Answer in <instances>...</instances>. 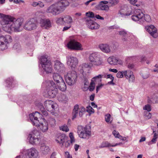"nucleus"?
I'll list each match as a JSON object with an SVG mask.
<instances>
[{
  "label": "nucleus",
  "instance_id": "49530a36",
  "mask_svg": "<svg viewBox=\"0 0 158 158\" xmlns=\"http://www.w3.org/2000/svg\"><path fill=\"white\" fill-rule=\"evenodd\" d=\"M69 136L71 139V142L72 143L74 142L75 139L72 133H70L69 134Z\"/></svg>",
  "mask_w": 158,
  "mask_h": 158
},
{
  "label": "nucleus",
  "instance_id": "2f4dec72",
  "mask_svg": "<svg viewBox=\"0 0 158 158\" xmlns=\"http://www.w3.org/2000/svg\"><path fill=\"white\" fill-rule=\"evenodd\" d=\"M64 25L66 24L71 25L73 22V19L71 17L67 15L64 17Z\"/></svg>",
  "mask_w": 158,
  "mask_h": 158
},
{
  "label": "nucleus",
  "instance_id": "13d9d810",
  "mask_svg": "<svg viewBox=\"0 0 158 158\" xmlns=\"http://www.w3.org/2000/svg\"><path fill=\"white\" fill-rule=\"evenodd\" d=\"M38 6H39L40 7L42 8L44 6V5L43 2L40 1H39L38 2Z\"/></svg>",
  "mask_w": 158,
  "mask_h": 158
},
{
  "label": "nucleus",
  "instance_id": "09e8293b",
  "mask_svg": "<svg viewBox=\"0 0 158 158\" xmlns=\"http://www.w3.org/2000/svg\"><path fill=\"white\" fill-rule=\"evenodd\" d=\"M123 72H118L117 74V77L118 78H121L123 77Z\"/></svg>",
  "mask_w": 158,
  "mask_h": 158
},
{
  "label": "nucleus",
  "instance_id": "3c124183",
  "mask_svg": "<svg viewBox=\"0 0 158 158\" xmlns=\"http://www.w3.org/2000/svg\"><path fill=\"white\" fill-rule=\"evenodd\" d=\"M49 123L51 124L52 125H54L55 124L56 120L53 118H50L49 119Z\"/></svg>",
  "mask_w": 158,
  "mask_h": 158
},
{
  "label": "nucleus",
  "instance_id": "bb28decb",
  "mask_svg": "<svg viewBox=\"0 0 158 158\" xmlns=\"http://www.w3.org/2000/svg\"><path fill=\"white\" fill-rule=\"evenodd\" d=\"M54 68L56 70L60 72L63 70L64 69V65L60 61H56L55 62Z\"/></svg>",
  "mask_w": 158,
  "mask_h": 158
},
{
  "label": "nucleus",
  "instance_id": "f03ea898",
  "mask_svg": "<svg viewBox=\"0 0 158 158\" xmlns=\"http://www.w3.org/2000/svg\"><path fill=\"white\" fill-rule=\"evenodd\" d=\"M29 116L33 125L39 127L43 132L47 131L48 129V123L44 118H40V120H38L41 117V115L39 113L35 112L30 114Z\"/></svg>",
  "mask_w": 158,
  "mask_h": 158
},
{
  "label": "nucleus",
  "instance_id": "0eeeda50",
  "mask_svg": "<svg viewBox=\"0 0 158 158\" xmlns=\"http://www.w3.org/2000/svg\"><path fill=\"white\" fill-rule=\"evenodd\" d=\"M12 41V39L10 35H0V50H4L6 49L7 44Z\"/></svg>",
  "mask_w": 158,
  "mask_h": 158
},
{
  "label": "nucleus",
  "instance_id": "a878e982",
  "mask_svg": "<svg viewBox=\"0 0 158 158\" xmlns=\"http://www.w3.org/2000/svg\"><path fill=\"white\" fill-rule=\"evenodd\" d=\"M40 152L43 154H47L49 152V147L44 143H41L40 145Z\"/></svg>",
  "mask_w": 158,
  "mask_h": 158
},
{
  "label": "nucleus",
  "instance_id": "f3484780",
  "mask_svg": "<svg viewBox=\"0 0 158 158\" xmlns=\"http://www.w3.org/2000/svg\"><path fill=\"white\" fill-rule=\"evenodd\" d=\"M145 29L153 37L156 38L158 36L156 28L153 25L147 26Z\"/></svg>",
  "mask_w": 158,
  "mask_h": 158
},
{
  "label": "nucleus",
  "instance_id": "5fc2aeb1",
  "mask_svg": "<svg viewBox=\"0 0 158 158\" xmlns=\"http://www.w3.org/2000/svg\"><path fill=\"white\" fill-rule=\"evenodd\" d=\"M129 1V2L131 4H132L136 6L135 4L137 2V0H127Z\"/></svg>",
  "mask_w": 158,
  "mask_h": 158
},
{
  "label": "nucleus",
  "instance_id": "ea45409f",
  "mask_svg": "<svg viewBox=\"0 0 158 158\" xmlns=\"http://www.w3.org/2000/svg\"><path fill=\"white\" fill-rule=\"evenodd\" d=\"M87 111L90 114L94 113V110L90 106H89L86 107Z\"/></svg>",
  "mask_w": 158,
  "mask_h": 158
},
{
  "label": "nucleus",
  "instance_id": "393cba45",
  "mask_svg": "<svg viewBox=\"0 0 158 158\" xmlns=\"http://www.w3.org/2000/svg\"><path fill=\"white\" fill-rule=\"evenodd\" d=\"M98 47L103 52L108 53L110 51V47L107 44H100L98 45Z\"/></svg>",
  "mask_w": 158,
  "mask_h": 158
},
{
  "label": "nucleus",
  "instance_id": "f8f14e48",
  "mask_svg": "<svg viewBox=\"0 0 158 158\" xmlns=\"http://www.w3.org/2000/svg\"><path fill=\"white\" fill-rule=\"evenodd\" d=\"M37 27L36 22L33 19H31L26 21L24 25V28L27 31L35 30Z\"/></svg>",
  "mask_w": 158,
  "mask_h": 158
},
{
  "label": "nucleus",
  "instance_id": "f704fd0d",
  "mask_svg": "<svg viewBox=\"0 0 158 158\" xmlns=\"http://www.w3.org/2000/svg\"><path fill=\"white\" fill-rule=\"evenodd\" d=\"M113 144H111L107 141L104 142L102 143L101 148L108 147H113Z\"/></svg>",
  "mask_w": 158,
  "mask_h": 158
},
{
  "label": "nucleus",
  "instance_id": "bf43d9fd",
  "mask_svg": "<svg viewBox=\"0 0 158 158\" xmlns=\"http://www.w3.org/2000/svg\"><path fill=\"white\" fill-rule=\"evenodd\" d=\"M102 77V76L101 75H99L98 76H96V77H94L93 78V80H96L97 79H98L100 81H101V80L99 79V78H101Z\"/></svg>",
  "mask_w": 158,
  "mask_h": 158
},
{
  "label": "nucleus",
  "instance_id": "b1692460",
  "mask_svg": "<svg viewBox=\"0 0 158 158\" xmlns=\"http://www.w3.org/2000/svg\"><path fill=\"white\" fill-rule=\"evenodd\" d=\"M108 3V2L106 1H102L100 2L98 5V8L99 10L107 11L109 10V6L106 5Z\"/></svg>",
  "mask_w": 158,
  "mask_h": 158
},
{
  "label": "nucleus",
  "instance_id": "69168bd1",
  "mask_svg": "<svg viewBox=\"0 0 158 158\" xmlns=\"http://www.w3.org/2000/svg\"><path fill=\"white\" fill-rule=\"evenodd\" d=\"M109 71L110 72H112L114 73H117L118 72V70L115 69H109Z\"/></svg>",
  "mask_w": 158,
  "mask_h": 158
},
{
  "label": "nucleus",
  "instance_id": "4be33fe9",
  "mask_svg": "<svg viewBox=\"0 0 158 158\" xmlns=\"http://www.w3.org/2000/svg\"><path fill=\"white\" fill-rule=\"evenodd\" d=\"M38 153L37 150L34 148H32L27 150V154L29 158H36Z\"/></svg>",
  "mask_w": 158,
  "mask_h": 158
},
{
  "label": "nucleus",
  "instance_id": "f257e3e1",
  "mask_svg": "<svg viewBox=\"0 0 158 158\" xmlns=\"http://www.w3.org/2000/svg\"><path fill=\"white\" fill-rule=\"evenodd\" d=\"M23 22L22 18L16 19L10 15L0 13V23L3 30L8 33L19 31Z\"/></svg>",
  "mask_w": 158,
  "mask_h": 158
},
{
  "label": "nucleus",
  "instance_id": "dca6fc26",
  "mask_svg": "<svg viewBox=\"0 0 158 158\" xmlns=\"http://www.w3.org/2000/svg\"><path fill=\"white\" fill-rule=\"evenodd\" d=\"M144 16V14L139 9L136 10L134 15L131 16V19L135 21H138L143 19Z\"/></svg>",
  "mask_w": 158,
  "mask_h": 158
},
{
  "label": "nucleus",
  "instance_id": "72a5a7b5",
  "mask_svg": "<svg viewBox=\"0 0 158 158\" xmlns=\"http://www.w3.org/2000/svg\"><path fill=\"white\" fill-rule=\"evenodd\" d=\"M158 101V94L154 95L152 98L148 99V102L149 103Z\"/></svg>",
  "mask_w": 158,
  "mask_h": 158
},
{
  "label": "nucleus",
  "instance_id": "37998d69",
  "mask_svg": "<svg viewBox=\"0 0 158 158\" xmlns=\"http://www.w3.org/2000/svg\"><path fill=\"white\" fill-rule=\"evenodd\" d=\"M145 20L148 22H150L151 21L150 16L148 15H144V17Z\"/></svg>",
  "mask_w": 158,
  "mask_h": 158
},
{
  "label": "nucleus",
  "instance_id": "1a4fd4ad",
  "mask_svg": "<svg viewBox=\"0 0 158 158\" xmlns=\"http://www.w3.org/2000/svg\"><path fill=\"white\" fill-rule=\"evenodd\" d=\"M78 133L79 136L82 138H88L91 135V129L89 126L83 127L81 126H78Z\"/></svg>",
  "mask_w": 158,
  "mask_h": 158
},
{
  "label": "nucleus",
  "instance_id": "7ed1b4c3",
  "mask_svg": "<svg viewBox=\"0 0 158 158\" xmlns=\"http://www.w3.org/2000/svg\"><path fill=\"white\" fill-rule=\"evenodd\" d=\"M72 0H60L57 3L52 4L47 9V13L53 15H56L64 10V8L69 5V2Z\"/></svg>",
  "mask_w": 158,
  "mask_h": 158
},
{
  "label": "nucleus",
  "instance_id": "423d86ee",
  "mask_svg": "<svg viewBox=\"0 0 158 158\" xmlns=\"http://www.w3.org/2000/svg\"><path fill=\"white\" fill-rule=\"evenodd\" d=\"M66 83L69 85H74L77 81V75L75 71H69L64 76Z\"/></svg>",
  "mask_w": 158,
  "mask_h": 158
},
{
  "label": "nucleus",
  "instance_id": "6e6d98bb",
  "mask_svg": "<svg viewBox=\"0 0 158 158\" xmlns=\"http://www.w3.org/2000/svg\"><path fill=\"white\" fill-rule=\"evenodd\" d=\"M116 137H117V138H118L119 139H120L123 141L125 140L126 139V137H123L121 135H120L118 136H117Z\"/></svg>",
  "mask_w": 158,
  "mask_h": 158
},
{
  "label": "nucleus",
  "instance_id": "e433bc0d",
  "mask_svg": "<svg viewBox=\"0 0 158 158\" xmlns=\"http://www.w3.org/2000/svg\"><path fill=\"white\" fill-rule=\"evenodd\" d=\"M13 48L14 50H15L17 51H19L21 49V47L19 44L16 43L14 45L13 47Z\"/></svg>",
  "mask_w": 158,
  "mask_h": 158
},
{
  "label": "nucleus",
  "instance_id": "7c9ffc66",
  "mask_svg": "<svg viewBox=\"0 0 158 158\" xmlns=\"http://www.w3.org/2000/svg\"><path fill=\"white\" fill-rule=\"evenodd\" d=\"M58 85L59 89L62 91H64L66 89V86L63 80L61 81L59 84H56Z\"/></svg>",
  "mask_w": 158,
  "mask_h": 158
},
{
  "label": "nucleus",
  "instance_id": "20e7f679",
  "mask_svg": "<svg viewBox=\"0 0 158 158\" xmlns=\"http://www.w3.org/2000/svg\"><path fill=\"white\" fill-rule=\"evenodd\" d=\"M40 63L44 72L46 74L51 73L52 72V65L48 56H42L40 58Z\"/></svg>",
  "mask_w": 158,
  "mask_h": 158
},
{
  "label": "nucleus",
  "instance_id": "2eb2a0df",
  "mask_svg": "<svg viewBox=\"0 0 158 158\" xmlns=\"http://www.w3.org/2000/svg\"><path fill=\"white\" fill-rule=\"evenodd\" d=\"M40 135L39 131L37 130H34L29 135L30 138L29 142L32 144H35L39 140L38 136Z\"/></svg>",
  "mask_w": 158,
  "mask_h": 158
},
{
  "label": "nucleus",
  "instance_id": "9b49d317",
  "mask_svg": "<svg viewBox=\"0 0 158 158\" xmlns=\"http://www.w3.org/2000/svg\"><path fill=\"white\" fill-rule=\"evenodd\" d=\"M85 110V108L84 106H79L78 105H75L74 106L72 113V119L73 120L77 117L78 112H79L80 117H82Z\"/></svg>",
  "mask_w": 158,
  "mask_h": 158
},
{
  "label": "nucleus",
  "instance_id": "680f3d73",
  "mask_svg": "<svg viewBox=\"0 0 158 158\" xmlns=\"http://www.w3.org/2000/svg\"><path fill=\"white\" fill-rule=\"evenodd\" d=\"M37 106L40 109V110H42V108H44L43 105L40 103H38V104L37 105Z\"/></svg>",
  "mask_w": 158,
  "mask_h": 158
},
{
  "label": "nucleus",
  "instance_id": "4c0bfd02",
  "mask_svg": "<svg viewBox=\"0 0 158 158\" xmlns=\"http://www.w3.org/2000/svg\"><path fill=\"white\" fill-rule=\"evenodd\" d=\"M60 128V130L66 132L68 131L69 130L67 126L65 125L61 126Z\"/></svg>",
  "mask_w": 158,
  "mask_h": 158
},
{
  "label": "nucleus",
  "instance_id": "a18cd8bd",
  "mask_svg": "<svg viewBox=\"0 0 158 158\" xmlns=\"http://www.w3.org/2000/svg\"><path fill=\"white\" fill-rule=\"evenodd\" d=\"M143 109L144 110H147L148 112H149L151 110V107L148 104L147 105H146L143 107Z\"/></svg>",
  "mask_w": 158,
  "mask_h": 158
},
{
  "label": "nucleus",
  "instance_id": "58836bf2",
  "mask_svg": "<svg viewBox=\"0 0 158 158\" xmlns=\"http://www.w3.org/2000/svg\"><path fill=\"white\" fill-rule=\"evenodd\" d=\"M56 22L57 23L64 25V18H58Z\"/></svg>",
  "mask_w": 158,
  "mask_h": 158
},
{
  "label": "nucleus",
  "instance_id": "c85d7f7f",
  "mask_svg": "<svg viewBox=\"0 0 158 158\" xmlns=\"http://www.w3.org/2000/svg\"><path fill=\"white\" fill-rule=\"evenodd\" d=\"M121 11L124 13V15L126 16H128L131 13L132 9L130 7L125 6H124L123 9H122Z\"/></svg>",
  "mask_w": 158,
  "mask_h": 158
},
{
  "label": "nucleus",
  "instance_id": "412c9836",
  "mask_svg": "<svg viewBox=\"0 0 158 158\" xmlns=\"http://www.w3.org/2000/svg\"><path fill=\"white\" fill-rule=\"evenodd\" d=\"M123 73L126 78L129 80L130 82H133L135 81V77L132 72L128 70L123 71Z\"/></svg>",
  "mask_w": 158,
  "mask_h": 158
},
{
  "label": "nucleus",
  "instance_id": "39448f33",
  "mask_svg": "<svg viewBox=\"0 0 158 158\" xmlns=\"http://www.w3.org/2000/svg\"><path fill=\"white\" fill-rule=\"evenodd\" d=\"M89 59L91 63L92 66L99 67L103 65V60L97 53H94L90 54Z\"/></svg>",
  "mask_w": 158,
  "mask_h": 158
},
{
  "label": "nucleus",
  "instance_id": "de8ad7c7",
  "mask_svg": "<svg viewBox=\"0 0 158 158\" xmlns=\"http://www.w3.org/2000/svg\"><path fill=\"white\" fill-rule=\"evenodd\" d=\"M119 34L123 37H125L127 34V32L124 30H121L119 32Z\"/></svg>",
  "mask_w": 158,
  "mask_h": 158
},
{
  "label": "nucleus",
  "instance_id": "338daca9",
  "mask_svg": "<svg viewBox=\"0 0 158 158\" xmlns=\"http://www.w3.org/2000/svg\"><path fill=\"white\" fill-rule=\"evenodd\" d=\"M66 157L67 158H72L71 156L68 152H66L65 153Z\"/></svg>",
  "mask_w": 158,
  "mask_h": 158
},
{
  "label": "nucleus",
  "instance_id": "6e6552de",
  "mask_svg": "<svg viewBox=\"0 0 158 158\" xmlns=\"http://www.w3.org/2000/svg\"><path fill=\"white\" fill-rule=\"evenodd\" d=\"M68 47L72 50H81L82 49L81 44L78 42L75 36L70 37V41L67 44Z\"/></svg>",
  "mask_w": 158,
  "mask_h": 158
},
{
  "label": "nucleus",
  "instance_id": "c9c22d12",
  "mask_svg": "<svg viewBox=\"0 0 158 158\" xmlns=\"http://www.w3.org/2000/svg\"><path fill=\"white\" fill-rule=\"evenodd\" d=\"M93 80H92V81L91 82L89 86V89L90 91H93L94 89L95 88V83L93 81Z\"/></svg>",
  "mask_w": 158,
  "mask_h": 158
},
{
  "label": "nucleus",
  "instance_id": "aec40b11",
  "mask_svg": "<svg viewBox=\"0 0 158 158\" xmlns=\"http://www.w3.org/2000/svg\"><path fill=\"white\" fill-rule=\"evenodd\" d=\"M86 22L89 28L91 29H97L99 27V25L93 21L90 18L86 20Z\"/></svg>",
  "mask_w": 158,
  "mask_h": 158
},
{
  "label": "nucleus",
  "instance_id": "473e14b6",
  "mask_svg": "<svg viewBox=\"0 0 158 158\" xmlns=\"http://www.w3.org/2000/svg\"><path fill=\"white\" fill-rule=\"evenodd\" d=\"M67 99V97L65 94H61L58 97V100L60 102H65Z\"/></svg>",
  "mask_w": 158,
  "mask_h": 158
},
{
  "label": "nucleus",
  "instance_id": "4d7b16f0",
  "mask_svg": "<svg viewBox=\"0 0 158 158\" xmlns=\"http://www.w3.org/2000/svg\"><path fill=\"white\" fill-rule=\"evenodd\" d=\"M112 133L116 138H117V137H116V136H118L120 135L118 132L115 130L114 131H113Z\"/></svg>",
  "mask_w": 158,
  "mask_h": 158
},
{
  "label": "nucleus",
  "instance_id": "864d4df0",
  "mask_svg": "<svg viewBox=\"0 0 158 158\" xmlns=\"http://www.w3.org/2000/svg\"><path fill=\"white\" fill-rule=\"evenodd\" d=\"M42 110H41V111L43 114L45 116H47L48 114L47 112L45 110L44 108H42Z\"/></svg>",
  "mask_w": 158,
  "mask_h": 158
},
{
  "label": "nucleus",
  "instance_id": "9d476101",
  "mask_svg": "<svg viewBox=\"0 0 158 158\" xmlns=\"http://www.w3.org/2000/svg\"><path fill=\"white\" fill-rule=\"evenodd\" d=\"M49 86V87L47 89L48 95L49 98H54L58 93V89L53 81H50Z\"/></svg>",
  "mask_w": 158,
  "mask_h": 158
},
{
  "label": "nucleus",
  "instance_id": "a19ab883",
  "mask_svg": "<svg viewBox=\"0 0 158 158\" xmlns=\"http://www.w3.org/2000/svg\"><path fill=\"white\" fill-rule=\"evenodd\" d=\"M119 2V0H110L109 3L112 6L117 5Z\"/></svg>",
  "mask_w": 158,
  "mask_h": 158
},
{
  "label": "nucleus",
  "instance_id": "774afa93",
  "mask_svg": "<svg viewBox=\"0 0 158 158\" xmlns=\"http://www.w3.org/2000/svg\"><path fill=\"white\" fill-rule=\"evenodd\" d=\"M142 76L143 77L144 79L147 78L149 77V75L148 74H146L144 73H142Z\"/></svg>",
  "mask_w": 158,
  "mask_h": 158
},
{
  "label": "nucleus",
  "instance_id": "79ce46f5",
  "mask_svg": "<svg viewBox=\"0 0 158 158\" xmlns=\"http://www.w3.org/2000/svg\"><path fill=\"white\" fill-rule=\"evenodd\" d=\"M111 116L110 114H107L106 115L105 120L107 122L110 123H111L112 120H111Z\"/></svg>",
  "mask_w": 158,
  "mask_h": 158
},
{
  "label": "nucleus",
  "instance_id": "cd10ccee",
  "mask_svg": "<svg viewBox=\"0 0 158 158\" xmlns=\"http://www.w3.org/2000/svg\"><path fill=\"white\" fill-rule=\"evenodd\" d=\"M67 137L64 134H60L57 135L56 141L60 143L63 144L64 142Z\"/></svg>",
  "mask_w": 158,
  "mask_h": 158
},
{
  "label": "nucleus",
  "instance_id": "e2e57ef3",
  "mask_svg": "<svg viewBox=\"0 0 158 158\" xmlns=\"http://www.w3.org/2000/svg\"><path fill=\"white\" fill-rule=\"evenodd\" d=\"M94 17L98 19H102V20L104 19V18L103 17L101 16L100 15H96L94 16Z\"/></svg>",
  "mask_w": 158,
  "mask_h": 158
},
{
  "label": "nucleus",
  "instance_id": "0e129e2a",
  "mask_svg": "<svg viewBox=\"0 0 158 158\" xmlns=\"http://www.w3.org/2000/svg\"><path fill=\"white\" fill-rule=\"evenodd\" d=\"M71 27V25L68 24V26H66L64 27L63 31H64L68 30Z\"/></svg>",
  "mask_w": 158,
  "mask_h": 158
},
{
  "label": "nucleus",
  "instance_id": "052dcab7",
  "mask_svg": "<svg viewBox=\"0 0 158 158\" xmlns=\"http://www.w3.org/2000/svg\"><path fill=\"white\" fill-rule=\"evenodd\" d=\"M103 85L101 84L100 85H98L97 87V88H96L97 93L98 92V90L99 89H100L103 86Z\"/></svg>",
  "mask_w": 158,
  "mask_h": 158
},
{
  "label": "nucleus",
  "instance_id": "603ef678",
  "mask_svg": "<svg viewBox=\"0 0 158 158\" xmlns=\"http://www.w3.org/2000/svg\"><path fill=\"white\" fill-rule=\"evenodd\" d=\"M145 114L147 119H149L151 118L152 114L150 113L146 112H145Z\"/></svg>",
  "mask_w": 158,
  "mask_h": 158
},
{
  "label": "nucleus",
  "instance_id": "c756f323",
  "mask_svg": "<svg viewBox=\"0 0 158 158\" xmlns=\"http://www.w3.org/2000/svg\"><path fill=\"white\" fill-rule=\"evenodd\" d=\"M52 77L54 80L56 82V84H59L63 80L62 77L58 73H54L53 74Z\"/></svg>",
  "mask_w": 158,
  "mask_h": 158
},
{
  "label": "nucleus",
  "instance_id": "c03bdc74",
  "mask_svg": "<svg viewBox=\"0 0 158 158\" xmlns=\"http://www.w3.org/2000/svg\"><path fill=\"white\" fill-rule=\"evenodd\" d=\"M158 138L156 133H154V137L151 140V142L152 143H150L151 144L152 143H156V139Z\"/></svg>",
  "mask_w": 158,
  "mask_h": 158
},
{
  "label": "nucleus",
  "instance_id": "5701e85b",
  "mask_svg": "<svg viewBox=\"0 0 158 158\" xmlns=\"http://www.w3.org/2000/svg\"><path fill=\"white\" fill-rule=\"evenodd\" d=\"M108 62L110 64L116 65L122 64L123 63L122 61L114 56L109 57L107 60Z\"/></svg>",
  "mask_w": 158,
  "mask_h": 158
},
{
  "label": "nucleus",
  "instance_id": "ddd939ff",
  "mask_svg": "<svg viewBox=\"0 0 158 158\" xmlns=\"http://www.w3.org/2000/svg\"><path fill=\"white\" fill-rule=\"evenodd\" d=\"M91 68V66L88 63H84L79 66L78 68V71L82 73L83 76L90 73Z\"/></svg>",
  "mask_w": 158,
  "mask_h": 158
},
{
  "label": "nucleus",
  "instance_id": "4468645a",
  "mask_svg": "<svg viewBox=\"0 0 158 158\" xmlns=\"http://www.w3.org/2000/svg\"><path fill=\"white\" fill-rule=\"evenodd\" d=\"M67 64L72 69H74L78 64V59L76 57L69 56L67 57Z\"/></svg>",
  "mask_w": 158,
  "mask_h": 158
},
{
  "label": "nucleus",
  "instance_id": "8fccbe9b",
  "mask_svg": "<svg viewBox=\"0 0 158 158\" xmlns=\"http://www.w3.org/2000/svg\"><path fill=\"white\" fill-rule=\"evenodd\" d=\"M86 15L90 17H94V15L92 12H89L86 13Z\"/></svg>",
  "mask_w": 158,
  "mask_h": 158
},
{
  "label": "nucleus",
  "instance_id": "6ab92c4d",
  "mask_svg": "<svg viewBox=\"0 0 158 158\" xmlns=\"http://www.w3.org/2000/svg\"><path fill=\"white\" fill-rule=\"evenodd\" d=\"M40 24L41 27L44 29H48L51 27V23L49 19H40Z\"/></svg>",
  "mask_w": 158,
  "mask_h": 158
},
{
  "label": "nucleus",
  "instance_id": "a211bd4d",
  "mask_svg": "<svg viewBox=\"0 0 158 158\" xmlns=\"http://www.w3.org/2000/svg\"><path fill=\"white\" fill-rule=\"evenodd\" d=\"M56 104L51 100H47L44 102V105L46 109L49 111L52 112L55 110Z\"/></svg>",
  "mask_w": 158,
  "mask_h": 158
}]
</instances>
